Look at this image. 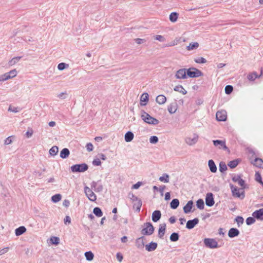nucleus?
Returning <instances> with one entry per match:
<instances>
[{
  "mask_svg": "<svg viewBox=\"0 0 263 263\" xmlns=\"http://www.w3.org/2000/svg\"><path fill=\"white\" fill-rule=\"evenodd\" d=\"M141 118L145 123L149 125H155L159 123V121L158 119L151 116L143 109L141 110Z\"/></svg>",
  "mask_w": 263,
  "mask_h": 263,
  "instance_id": "1",
  "label": "nucleus"
},
{
  "mask_svg": "<svg viewBox=\"0 0 263 263\" xmlns=\"http://www.w3.org/2000/svg\"><path fill=\"white\" fill-rule=\"evenodd\" d=\"M186 79L196 78L203 76V73L197 68L191 67L189 68H185Z\"/></svg>",
  "mask_w": 263,
  "mask_h": 263,
  "instance_id": "2",
  "label": "nucleus"
},
{
  "mask_svg": "<svg viewBox=\"0 0 263 263\" xmlns=\"http://www.w3.org/2000/svg\"><path fill=\"white\" fill-rule=\"evenodd\" d=\"M88 165L86 163L73 164L70 167V171L73 173H84L88 170Z\"/></svg>",
  "mask_w": 263,
  "mask_h": 263,
  "instance_id": "3",
  "label": "nucleus"
},
{
  "mask_svg": "<svg viewBox=\"0 0 263 263\" xmlns=\"http://www.w3.org/2000/svg\"><path fill=\"white\" fill-rule=\"evenodd\" d=\"M230 187L231 190L232 196L234 197L238 198L240 199H243L245 197V191L241 190L237 186L232 183L230 184Z\"/></svg>",
  "mask_w": 263,
  "mask_h": 263,
  "instance_id": "4",
  "label": "nucleus"
},
{
  "mask_svg": "<svg viewBox=\"0 0 263 263\" xmlns=\"http://www.w3.org/2000/svg\"><path fill=\"white\" fill-rule=\"evenodd\" d=\"M242 174H239L237 175H234L232 177V180L234 182H237L238 185L240 186V190L244 191L245 189H249V186L246 183V181L243 180L241 177Z\"/></svg>",
  "mask_w": 263,
  "mask_h": 263,
  "instance_id": "5",
  "label": "nucleus"
},
{
  "mask_svg": "<svg viewBox=\"0 0 263 263\" xmlns=\"http://www.w3.org/2000/svg\"><path fill=\"white\" fill-rule=\"evenodd\" d=\"M143 228L141 231V233L144 236L152 235L155 231V227L151 222H145Z\"/></svg>",
  "mask_w": 263,
  "mask_h": 263,
  "instance_id": "6",
  "label": "nucleus"
},
{
  "mask_svg": "<svg viewBox=\"0 0 263 263\" xmlns=\"http://www.w3.org/2000/svg\"><path fill=\"white\" fill-rule=\"evenodd\" d=\"M204 245L209 249H216L220 247L217 241L214 238H205L203 240Z\"/></svg>",
  "mask_w": 263,
  "mask_h": 263,
  "instance_id": "7",
  "label": "nucleus"
},
{
  "mask_svg": "<svg viewBox=\"0 0 263 263\" xmlns=\"http://www.w3.org/2000/svg\"><path fill=\"white\" fill-rule=\"evenodd\" d=\"M213 143L215 146H219V149H223V150L227 151L228 153H230V150L226 145L225 140H213Z\"/></svg>",
  "mask_w": 263,
  "mask_h": 263,
  "instance_id": "8",
  "label": "nucleus"
},
{
  "mask_svg": "<svg viewBox=\"0 0 263 263\" xmlns=\"http://www.w3.org/2000/svg\"><path fill=\"white\" fill-rule=\"evenodd\" d=\"M205 204L206 206L212 207L215 203L214 195L212 193L209 192L206 194L205 198Z\"/></svg>",
  "mask_w": 263,
  "mask_h": 263,
  "instance_id": "9",
  "label": "nucleus"
},
{
  "mask_svg": "<svg viewBox=\"0 0 263 263\" xmlns=\"http://www.w3.org/2000/svg\"><path fill=\"white\" fill-rule=\"evenodd\" d=\"M84 191L89 200L95 201L97 200V196L89 187L85 186L84 187Z\"/></svg>",
  "mask_w": 263,
  "mask_h": 263,
  "instance_id": "10",
  "label": "nucleus"
},
{
  "mask_svg": "<svg viewBox=\"0 0 263 263\" xmlns=\"http://www.w3.org/2000/svg\"><path fill=\"white\" fill-rule=\"evenodd\" d=\"M199 220L198 218L196 217L193 219L189 220L186 223L185 228L188 230L193 229L196 225L199 223Z\"/></svg>",
  "mask_w": 263,
  "mask_h": 263,
  "instance_id": "11",
  "label": "nucleus"
},
{
  "mask_svg": "<svg viewBox=\"0 0 263 263\" xmlns=\"http://www.w3.org/2000/svg\"><path fill=\"white\" fill-rule=\"evenodd\" d=\"M175 77L177 79H186L185 68H181L177 70L175 75Z\"/></svg>",
  "mask_w": 263,
  "mask_h": 263,
  "instance_id": "12",
  "label": "nucleus"
},
{
  "mask_svg": "<svg viewBox=\"0 0 263 263\" xmlns=\"http://www.w3.org/2000/svg\"><path fill=\"white\" fill-rule=\"evenodd\" d=\"M216 119L218 121H226L227 119V112L225 110L218 111L216 114Z\"/></svg>",
  "mask_w": 263,
  "mask_h": 263,
  "instance_id": "13",
  "label": "nucleus"
},
{
  "mask_svg": "<svg viewBox=\"0 0 263 263\" xmlns=\"http://www.w3.org/2000/svg\"><path fill=\"white\" fill-rule=\"evenodd\" d=\"M194 207V202L193 200H189L187 201L185 205L183 208V212L185 214H189L191 212H194V210H192Z\"/></svg>",
  "mask_w": 263,
  "mask_h": 263,
  "instance_id": "14",
  "label": "nucleus"
},
{
  "mask_svg": "<svg viewBox=\"0 0 263 263\" xmlns=\"http://www.w3.org/2000/svg\"><path fill=\"white\" fill-rule=\"evenodd\" d=\"M252 216L258 220L263 221V208L255 210L252 213Z\"/></svg>",
  "mask_w": 263,
  "mask_h": 263,
  "instance_id": "15",
  "label": "nucleus"
},
{
  "mask_svg": "<svg viewBox=\"0 0 263 263\" xmlns=\"http://www.w3.org/2000/svg\"><path fill=\"white\" fill-rule=\"evenodd\" d=\"M149 100V95L147 92H143L140 98V104L141 106H145Z\"/></svg>",
  "mask_w": 263,
  "mask_h": 263,
  "instance_id": "16",
  "label": "nucleus"
},
{
  "mask_svg": "<svg viewBox=\"0 0 263 263\" xmlns=\"http://www.w3.org/2000/svg\"><path fill=\"white\" fill-rule=\"evenodd\" d=\"M240 234L239 230L236 228H231L228 231V235L229 237L233 238L237 237Z\"/></svg>",
  "mask_w": 263,
  "mask_h": 263,
  "instance_id": "17",
  "label": "nucleus"
},
{
  "mask_svg": "<svg viewBox=\"0 0 263 263\" xmlns=\"http://www.w3.org/2000/svg\"><path fill=\"white\" fill-rule=\"evenodd\" d=\"M145 239V237L144 236H142L136 239L135 245L136 246L140 249H143L145 245L144 242V240Z\"/></svg>",
  "mask_w": 263,
  "mask_h": 263,
  "instance_id": "18",
  "label": "nucleus"
},
{
  "mask_svg": "<svg viewBox=\"0 0 263 263\" xmlns=\"http://www.w3.org/2000/svg\"><path fill=\"white\" fill-rule=\"evenodd\" d=\"M251 164L256 167L263 169V160L259 157H255L253 161H251Z\"/></svg>",
  "mask_w": 263,
  "mask_h": 263,
  "instance_id": "19",
  "label": "nucleus"
},
{
  "mask_svg": "<svg viewBox=\"0 0 263 263\" xmlns=\"http://www.w3.org/2000/svg\"><path fill=\"white\" fill-rule=\"evenodd\" d=\"M158 247V243L156 242L151 241L145 245V250L148 252H152L155 251Z\"/></svg>",
  "mask_w": 263,
  "mask_h": 263,
  "instance_id": "20",
  "label": "nucleus"
},
{
  "mask_svg": "<svg viewBox=\"0 0 263 263\" xmlns=\"http://www.w3.org/2000/svg\"><path fill=\"white\" fill-rule=\"evenodd\" d=\"M178 108V104L177 103V101L175 100V101L172 103H171L167 106V110L170 114H175Z\"/></svg>",
  "mask_w": 263,
  "mask_h": 263,
  "instance_id": "21",
  "label": "nucleus"
},
{
  "mask_svg": "<svg viewBox=\"0 0 263 263\" xmlns=\"http://www.w3.org/2000/svg\"><path fill=\"white\" fill-rule=\"evenodd\" d=\"M166 231V224L163 223L160 224L159 226L158 237L162 239L163 238Z\"/></svg>",
  "mask_w": 263,
  "mask_h": 263,
  "instance_id": "22",
  "label": "nucleus"
},
{
  "mask_svg": "<svg viewBox=\"0 0 263 263\" xmlns=\"http://www.w3.org/2000/svg\"><path fill=\"white\" fill-rule=\"evenodd\" d=\"M161 217V212L160 210L154 211L152 215V219L154 222H158Z\"/></svg>",
  "mask_w": 263,
  "mask_h": 263,
  "instance_id": "23",
  "label": "nucleus"
},
{
  "mask_svg": "<svg viewBox=\"0 0 263 263\" xmlns=\"http://www.w3.org/2000/svg\"><path fill=\"white\" fill-rule=\"evenodd\" d=\"M241 161L240 158H237L229 161L227 165L231 169H234L238 166Z\"/></svg>",
  "mask_w": 263,
  "mask_h": 263,
  "instance_id": "24",
  "label": "nucleus"
},
{
  "mask_svg": "<svg viewBox=\"0 0 263 263\" xmlns=\"http://www.w3.org/2000/svg\"><path fill=\"white\" fill-rule=\"evenodd\" d=\"M208 164L209 170L212 173H215L217 172V166L215 164V163L213 160L210 159L208 161Z\"/></svg>",
  "mask_w": 263,
  "mask_h": 263,
  "instance_id": "25",
  "label": "nucleus"
},
{
  "mask_svg": "<svg viewBox=\"0 0 263 263\" xmlns=\"http://www.w3.org/2000/svg\"><path fill=\"white\" fill-rule=\"evenodd\" d=\"M261 74L262 71H261L260 75H258L256 72L253 71L249 73L247 78L250 81H254L256 79L259 78Z\"/></svg>",
  "mask_w": 263,
  "mask_h": 263,
  "instance_id": "26",
  "label": "nucleus"
},
{
  "mask_svg": "<svg viewBox=\"0 0 263 263\" xmlns=\"http://www.w3.org/2000/svg\"><path fill=\"white\" fill-rule=\"evenodd\" d=\"M70 155V151L67 148H63L60 153V157L62 159H66Z\"/></svg>",
  "mask_w": 263,
  "mask_h": 263,
  "instance_id": "27",
  "label": "nucleus"
},
{
  "mask_svg": "<svg viewBox=\"0 0 263 263\" xmlns=\"http://www.w3.org/2000/svg\"><path fill=\"white\" fill-rule=\"evenodd\" d=\"M27 229L25 226H20L15 230V234L16 236H19L25 233Z\"/></svg>",
  "mask_w": 263,
  "mask_h": 263,
  "instance_id": "28",
  "label": "nucleus"
},
{
  "mask_svg": "<svg viewBox=\"0 0 263 263\" xmlns=\"http://www.w3.org/2000/svg\"><path fill=\"white\" fill-rule=\"evenodd\" d=\"M134 138V134L132 131L127 132L124 135V140L126 142H131Z\"/></svg>",
  "mask_w": 263,
  "mask_h": 263,
  "instance_id": "29",
  "label": "nucleus"
},
{
  "mask_svg": "<svg viewBox=\"0 0 263 263\" xmlns=\"http://www.w3.org/2000/svg\"><path fill=\"white\" fill-rule=\"evenodd\" d=\"M136 201L137 202L133 203V207L134 209H135V211L139 213L140 211L142 205V202L140 199H138V200H137Z\"/></svg>",
  "mask_w": 263,
  "mask_h": 263,
  "instance_id": "30",
  "label": "nucleus"
},
{
  "mask_svg": "<svg viewBox=\"0 0 263 263\" xmlns=\"http://www.w3.org/2000/svg\"><path fill=\"white\" fill-rule=\"evenodd\" d=\"M156 101L160 105L164 104L166 101V98L163 95H159L156 98Z\"/></svg>",
  "mask_w": 263,
  "mask_h": 263,
  "instance_id": "31",
  "label": "nucleus"
},
{
  "mask_svg": "<svg viewBox=\"0 0 263 263\" xmlns=\"http://www.w3.org/2000/svg\"><path fill=\"white\" fill-rule=\"evenodd\" d=\"M180 202L178 199L174 198L171 201L170 205V208L173 210L176 209L179 205Z\"/></svg>",
  "mask_w": 263,
  "mask_h": 263,
  "instance_id": "32",
  "label": "nucleus"
},
{
  "mask_svg": "<svg viewBox=\"0 0 263 263\" xmlns=\"http://www.w3.org/2000/svg\"><path fill=\"white\" fill-rule=\"evenodd\" d=\"M228 165L223 161H221L219 163V170L222 174H226V172L228 170Z\"/></svg>",
  "mask_w": 263,
  "mask_h": 263,
  "instance_id": "33",
  "label": "nucleus"
},
{
  "mask_svg": "<svg viewBox=\"0 0 263 263\" xmlns=\"http://www.w3.org/2000/svg\"><path fill=\"white\" fill-rule=\"evenodd\" d=\"M60 242V238L57 236H51L49 239V243L52 245L57 246Z\"/></svg>",
  "mask_w": 263,
  "mask_h": 263,
  "instance_id": "34",
  "label": "nucleus"
},
{
  "mask_svg": "<svg viewBox=\"0 0 263 263\" xmlns=\"http://www.w3.org/2000/svg\"><path fill=\"white\" fill-rule=\"evenodd\" d=\"M93 214L98 217H101L102 216L103 213L100 207L97 206L93 208Z\"/></svg>",
  "mask_w": 263,
  "mask_h": 263,
  "instance_id": "35",
  "label": "nucleus"
},
{
  "mask_svg": "<svg viewBox=\"0 0 263 263\" xmlns=\"http://www.w3.org/2000/svg\"><path fill=\"white\" fill-rule=\"evenodd\" d=\"M199 45L198 42H191L188 46H186V49L189 51L196 49L199 47Z\"/></svg>",
  "mask_w": 263,
  "mask_h": 263,
  "instance_id": "36",
  "label": "nucleus"
},
{
  "mask_svg": "<svg viewBox=\"0 0 263 263\" xmlns=\"http://www.w3.org/2000/svg\"><path fill=\"white\" fill-rule=\"evenodd\" d=\"M179 237L180 235L178 232H173L170 236V239L172 242H176L179 240Z\"/></svg>",
  "mask_w": 263,
  "mask_h": 263,
  "instance_id": "37",
  "label": "nucleus"
},
{
  "mask_svg": "<svg viewBox=\"0 0 263 263\" xmlns=\"http://www.w3.org/2000/svg\"><path fill=\"white\" fill-rule=\"evenodd\" d=\"M179 14L176 12H171L169 16L170 21L172 23H175L177 21Z\"/></svg>",
  "mask_w": 263,
  "mask_h": 263,
  "instance_id": "38",
  "label": "nucleus"
},
{
  "mask_svg": "<svg viewBox=\"0 0 263 263\" xmlns=\"http://www.w3.org/2000/svg\"><path fill=\"white\" fill-rule=\"evenodd\" d=\"M174 90L181 93L183 95H186L187 91L185 90L181 85H178L174 88Z\"/></svg>",
  "mask_w": 263,
  "mask_h": 263,
  "instance_id": "39",
  "label": "nucleus"
},
{
  "mask_svg": "<svg viewBox=\"0 0 263 263\" xmlns=\"http://www.w3.org/2000/svg\"><path fill=\"white\" fill-rule=\"evenodd\" d=\"M62 199V195L61 194H55L52 196L51 201L54 203L59 202Z\"/></svg>",
  "mask_w": 263,
  "mask_h": 263,
  "instance_id": "40",
  "label": "nucleus"
},
{
  "mask_svg": "<svg viewBox=\"0 0 263 263\" xmlns=\"http://www.w3.org/2000/svg\"><path fill=\"white\" fill-rule=\"evenodd\" d=\"M59 152L58 146L54 145L53 146L49 151V154L52 156H55L57 155Z\"/></svg>",
  "mask_w": 263,
  "mask_h": 263,
  "instance_id": "41",
  "label": "nucleus"
},
{
  "mask_svg": "<svg viewBox=\"0 0 263 263\" xmlns=\"http://www.w3.org/2000/svg\"><path fill=\"white\" fill-rule=\"evenodd\" d=\"M84 255L87 260L91 261L93 259L94 254L91 251L86 252Z\"/></svg>",
  "mask_w": 263,
  "mask_h": 263,
  "instance_id": "42",
  "label": "nucleus"
},
{
  "mask_svg": "<svg viewBox=\"0 0 263 263\" xmlns=\"http://www.w3.org/2000/svg\"><path fill=\"white\" fill-rule=\"evenodd\" d=\"M196 206L199 210H203L204 208V202L202 199H199L196 201Z\"/></svg>",
  "mask_w": 263,
  "mask_h": 263,
  "instance_id": "43",
  "label": "nucleus"
},
{
  "mask_svg": "<svg viewBox=\"0 0 263 263\" xmlns=\"http://www.w3.org/2000/svg\"><path fill=\"white\" fill-rule=\"evenodd\" d=\"M22 58V57H21V56H17V57H15L13 58L9 61V62H8L9 65L10 66H12V65L15 64L20 61V60Z\"/></svg>",
  "mask_w": 263,
  "mask_h": 263,
  "instance_id": "44",
  "label": "nucleus"
},
{
  "mask_svg": "<svg viewBox=\"0 0 263 263\" xmlns=\"http://www.w3.org/2000/svg\"><path fill=\"white\" fill-rule=\"evenodd\" d=\"M234 221L237 223L238 227H240L244 222V219L241 216H237L235 217Z\"/></svg>",
  "mask_w": 263,
  "mask_h": 263,
  "instance_id": "45",
  "label": "nucleus"
},
{
  "mask_svg": "<svg viewBox=\"0 0 263 263\" xmlns=\"http://www.w3.org/2000/svg\"><path fill=\"white\" fill-rule=\"evenodd\" d=\"M170 176L166 173L163 174L162 176L159 177V180L164 183H168L169 182Z\"/></svg>",
  "mask_w": 263,
  "mask_h": 263,
  "instance_id": "46",
  "label": "nucleus"
},
{
  "mask_svg": "<svg viewBox=\"0 0 263 263\" xmlns=\"http://www.w3.org/2000/svg\"><path fill=\"white\" fill-rule=\"evenodd\" d=\"M256 219V218L253 216L252 217H249L246 219V223L248 226L252 225L255 222Z\"/></svg>",
  "mask_w": 263,
  "mask_h": 263,
  "instance_id": "47",
  "label": "nucleus"
},
{
  "mask_svg": "<svg viewBox=\"0 0 263 263\" xmlns=\"http://www.w3.org/2000/svg\"><path fill=\"white\" fill-rule=\"evenodd\" d=\"M233 91V87L231 85H227L224 88L226 94L230 95Z\"/></svg>",
  "mask_w": 263,
  "mask_h": 263,
  "instance_id": "48",
  "label": "nucleus"
},
{
  "mask_svg": "<svg viewBox=\"0 0 263 263\" xmlns=\"http://www.w3.org/2000/svg\"><path fill=\"white\" fill-rule=\"evenodd\" d=\"M69 66V65L65 63H64V62H61L60 63H59L58 65V69L59 70H63L65 69H66L67 68H68Z\"/></svg>",
  "mask_w": 263,
  "mask_h": 263,
  "instance_id": "49",
  "label": "nucleus"
},
{
  "mask_svg": "<svg viewBox=\"0 0 263 263\" xmlns=\"http://www.w3.org/2000/svg\"><path fill=\"white\" fill-rule=\"evenodd\" d=\"M194 61L197 64H204L206 63V60L203 57H198L194 59Z\"/></svg>",
  "mask_w": 263,
  "mask_h": 263,
  "instance_id": "50",
  "label": "nucleus"
},
{
  "mask_svg": "<svg viewBox=\"0 0 263 263\" xmlns=\"http://www.w3.org/2000/svg\"><path fill=\"white\" fill-rule=\"evenodd\" d=\"M9 79H10V77L8 75V73H5L0 76V82H4Z\"/></svg>",
  "mask_w": 263,
  "mask_h": 263,
  "instance_id": "51",
  "label": "nucleus"
},
{
  "mask_svg": "<svg viewBox=\"0 0 263 263\" xmlns=\"http://www.w3.org/2000/svg\"><path fill=\"white\" fill-rule=\"evenodd\" d=\"M198 138V136L197 135L196 136V137H194L192 139L189 138L188 139L189 141H186V143L190 145H193L197 142Z\"/></svg>",
  "mask_w": 263,
  "mask_h": 263,
  "instance_id": "52",
  "label": "nucleus"
},
{
  "mask_svg": "<svg viewBox=\"0 0 263 263\" xmlns=\"http://www.w3.org/2000/svg\"><path fill=\"white\" fill-rule=\"evenodd\" d=\"M159 141V138L156 136H152L149 138V142L152 144H156Z\"/></svg>",
  "mask_w": 263,
  "mask_h": 263,
  "instance_id": "53",
  "label": "nucleus"
},
{
  "mask_svg": "<svg viewBox=\"0 0 263 263\" xmlns=\"http://www.w3.org/2000/svg\"><path fill=\"white\" fill-rule=\"evenodd\" d=\"M255 180L258 183L260 182V181H261V180H262L261 175L259 172L258 171L255 172Z\"/></svg>",
  "mask_w": 263,
  "mask_h": 263,
  "instance_id": "54",
  "label": "nucleus"
},
{
  "mask_svg": "<svg viewBox=\"0 0 263 263\" xmlns=\"http://www.w3.org/2000/svg\"><path fill=\"white\" fill-rule=\"evenodd\" d=\"M128 197L132 202H135L138 200V198L132 192H129L128 194Z\"/></svg>",
  "mask_w": 263,
  "mask_h": 263,
  "instance_id": "55",
  "label": "nucleus"
},
{
  "mask_svg": "<svg viewBox=\"0 0 263 263\" xmlns=\"http://www.w3.org/2000/svg\"><path fill=\"white\" fill-rule=\"evenodd\" d=\"M33 133V130L31 127H28L27 131L25 133V136L27 138H30Z\"/></svg>",
  "mask_w": 263,
  "mask_h": 263,
  "instance_id": "56",
  "label": "nucleus"
},
{
  "mask_svg": "<svg viewBox=\"0 0 263 263\" xmlns=\"http://www.w3.org/2000/svg\"><path fill=\"white\" fill-rule=\"evenodd\" d=\"M92 163L94 166H100L102 162L99 158H96L93 160Z\"/></svg>",
  "mask_w": 263,
  "mask_h": 263,
  "instance_id": "57",
  "label": "nucleus"
},
{
  "mask_svg": "<svg viewBox=\"0 0 263 263\" xmlns=\"http://www.w3.org/2000/svg\"><path fill=\"white\" fill-rule=\"evenodd\" d=\"M143 182L142 181H138L135 184H134L132 186V189L133 190H137V189H138L142 184H143Z\"/></svg>",
  "mask_w": 263,
  "mask_h": 263,
  "instance_id": "58",
  "label": "nucleus"
},
{
  "mask_svg": "<svg viewBox=\"0 0 263 263\" xmlns=\"http://www.w3.org/2000/svg\"><path fill=\"white\" fill-rule=\"evenodd\" d=\"M17 71L15 69H12L9 72H7V73H8V75L10 77V79L15 77L17 75Z\"/></svg>",
  "mask_w": 263,
  "mask_h": 263,
  "instance_id": "59",
  "label": "nucleus"
},
{
  "mask_svg": "<svg viewBox=\"0 0 263 263\" xmlns=\"http://www.w3.org/2000/svg\"><path fill=\"white\" fill-rule=\"evenodd\" d=\"M154 39H155V40H156L157 41H159V42H163L165 41V37L161 35H155L154 36Z\"/></svg>",
  "mask_w": 263,
  "mask_h": 263,
  "instance_id": "60",
  "label": "nucleus"
},
{
  "mask_svg": "<svg viewBox=\"0 0 263 263\" xmlns=\"http://www.w3.org/2000/svg\"><path fill=\"white\" fill-rule=\"evenodd\" d=\"M13 137L12 136H9L5 140L4 144L5 145H9L12 142Z\"/></svg>",
  "mask_w": 263,
  "mask_h": 263,
  "instance_id": "61",
  "label": "nucleus"
},
{
  "mask_svg": "<svg viewBox=\"0 0 263 263\" xmlns=\"http://www.w3.org/2000/svg\"><path fill=\"white\" fill-rule=\"evenodd\" d=\"M86 148L88 152H90L93 151V146L91 142L87 143L86 145Z\"/></svg>",
  "mask_w": 263,
  "mask_h": 263,
  "instance_id": "62",
  "label": "nucleus"
},
{
  "mask_svg": "<svg viewBox=\"0 0 263 263\" xmlns=\"http://www.w3.org/2000/svg\"><path fill=\"white\" fill-rule=\"evenodd\" d=\"M116 258L119 262H121L123 259V256L120 252H118L116 254Z\"/></svg>",
  "mask_w": 263,
  "mask_h": 263,
  "instance_id": "63",
  "label": "nucleus"
},
{
  "mask_svg": "<svg viewBox=\"0 0 263 263\" xmlns=\"http://www.w3.org/2000/svg\"><path fill=\"white\" fill-rule=\"evenodd\" d=\"M64 222L65 224H70L71 223V218L70 216L67 215L64 219Z\"/></svg>",
  "mask_w": 263,
  "mask_h": 263,
  "instance_id": "64",
  "label": "nucleus"
}]
</instances>
